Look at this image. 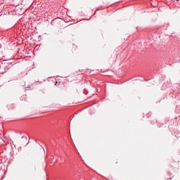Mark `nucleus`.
<instances>
[{
	"mask_svg": "<svg viewBox=\"0 0 180 180\" xmlns=\"http://www.w3.org/2000/svg\"><path fill=\"white\" fill-rule=\"evenodd\" d=\"M27 144H29V141L27 142V143L25 144V146H27Z\"/></svg>",
	"mask_w": 180,
	"mask_h": 180,
	"instance_id": "nucleus-1",
	"label": "nucleus"
},
{
	"mask_svg": "<svg viewBox=\"0 0 180 180\" xmlns=\"http://www.w3.org/2000/svg\"><path fill=\"white\" fill-rule=\"evenodd\" d=\"M24 140H27V138H26V137H25V138H24Z\"/></svg>",
	"mask_w": 180,
	"mask_h": 180,
	"instance_id": "nucleus-2",
	"label": "nucleus"
}]
</instances>
